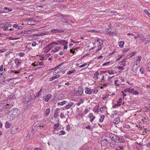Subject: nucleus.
I'll list each match as a JSON object with an SVG mask.
<instances>
[{
  "label": "nucleus",
  "instance_id": "64",
  "mask_svg": "<svg viewBox=\"0 0 150 150\" xmlns=\"http://www.w3.org/2000/svg\"><path fill=\"white\" fill-rule=\"evenodd\" d=\"M147 66L148 68L150 67V61L147 64Z\"/></svg>",
  "mask_w": 150,
  "mask_h": 150
},
{
  "label": "nucleus",
  "instance_id": "41",
  "mask_svg": "<svg viewBox=\"0 0 150 150\" xmlns=\"http://www.w3.org/2000/svg\"><path fill=\"white\" fill-rule=\"evenodd\" d=\"M30 100L25 99L23 101L24 104H28V103L30 101Z\"/></svg>",
  "mask_w": 150,
  "mask_h": 150
},
{
  "label": "nucleus",
  "instance_id": "32",
  "mask_svg": "<svg viewBox=\"0 0 150 150\" xmlns=\"http://www.w3.org/2000/svg\"><path fill=\"white\" fill-rule=\"evenodd\" d=\"M117 114V111H114L113 114L111 115L110 117H114V116H116Z\"/></svg>",
  "mask_w": 150,
  "mask_h": 150
},
{
  "label": "nucleus",
  "instance_id": "61",
  "mask_svg": "<svg viewBox=\"0 0 150 150\" xmlns=\"http://www.w3.org/2000/svg\"><path fill=\"white\" fill-rule=\"evenodd\" d=\"M62 21L63 22H65V23H67L68 22V21L67 20H65V19H63L62 20Z\"/></svg>",
  "mask_w": 150,
  "mask_h": 150
},
{
  "label": "nucleus",
  "instance_id": "51",
  "mask_svg": "<svg viewBox=\"0 0 150 150\" xmlns=\"http://www.w3.org/2000/svg\"><path fill=\"white\" fill-rule=\"evenodd\" d=\"M21 70V69H19L17 71H14V73L16 74H19L20 73V71Z\"/></svg>",
  "mask_w": 150,
  "mask_h": 150
},
{
  "label": "nucleus",
  "instance_id": "27",
  "mask_svg": "<svg viewBox=\"0 0 150 150\" xmlns=\"http://www.w3.org/2000/svg\"><path fill=\"white\" fill-rule=\"evenodd\" d=\"M118 141L119 142L117 143H120L121 142H125V139L124 138H119L118 139Z\"/></svg>",
  "mask_w": 150,
  "mask_h": 150
},
{
  "label": "nucleus",
  "instance_id": "6",
  "mask_svg": "<svg viewBox=\"0 0 150 150\" xmlns=\"http://www.w3.org/2000/svg\"><path fill=\"white\" fill-rule=\"evenodd\" d=\"M19 131L18 128L17 127L13 128L11 130V132L13 134H16L18 133Z\"/></svg>",
  "mask_w": 150,
  "mask_h": 150
},
{
  "label": "nucleus",
  "instance_id": "60",
  "mask_svg": "<svg viewBox=\"0 0 150 150\" xmlns=\"http://www.w3.org/2000/svg\"><path fill=\"white\" fill-rule=\"evenodd\" d=\"M118 69L121 70H122L124 68L122 67H118Z\"/></svg>",
  "mask_w": 150,
  "mask_h": 150
},
{
  "label": "nucleus",
  "instance_id": "49",
  "mask_svg": "<svg viewBox=\"0 0 150 150\" xmlns=\"http://www.w3.org/2000/svg\"><path fill=\"white\" fill-rule=\"evenodd\" d=\"M144 11V12L148 16L150 14L149 12L146 9H145Z\"/></svg>",
  "mask_w": 150,
  "mask_h": 150
},
{
  "label": "nucleus",
  "instance_id": "35",
  "mask_svg": "<svg viewBox=\"0 0 150 150\" xmlns=\"http://www.w3.org/2000/svg\"><path fill=\"white\" fill-rule=\"evenodd\" d=\"M137 35L138 36V37H139L140 38V39L142 40H143L144 41H145V39L143 35Z\"/></svg>",
  "mask_w": 150,
  "mask_h": 150
},
{
  "label": "nucleus",
  "instance_id": "63",
  "mask_svg": "<svg viewBox=\"0 0 150 150\" xmlns=\"http://www.w3.org/2000/svg\"><path fill=\"white\" fill-rule=\"evenodd\" d=\"M146 146L148 148L150 147V142L149 143H147L146 144Z\"/></svg>",
  "mask_w": 150,
  "mask_h": 150
},
{
  "label": "nucleus",
  "instance_id": "46",
  "mask_svg": "<svg viewBox=\"0 0 150 150\" xmlns=\"http://www.w3.org/2000/svg\"><path fill=\"white\" fill-rule=\"evenodd\" d=\"M59 76H60L59 75H57L55 76H53L52 77H53V79L54 80V79H56L58 78L59 77Z\"/></svg>",
  "mask_w": 150,
  "mask_h": 150
},
{
  "label": "nucleus",
  "instance_id": "57",
  "mask_svg": "<svg viewBox=\"0 0 150 150\" xmlns=\"http://www.w3.org/2000/svg\"><path fill=\"white\" fill-rule=\"evenodd\" d=\"M98 90L97 89H95L94 90H92V92L93 93H97L98 92Z\"/></svg>",
  "mask_w": 150,
  "mask_h": 150
},
{
  "label": "nucleus",
  "instance_id": "14",
  "mask_svg": "<svg viewBox=\"0 0 150 150\" xmlns=\"http://www.w3.org/2000/svg\"><path fill=\"white\" fill-rule=\"evenodd\" d=\"M134 89L132 88L130 89V88H127L125 89L124 90V92L125 93L129 92V93H132V92L134 91Z\"/></svg>",
  "mask_w": 150,
  "mask_h": 150
},
{
  "label": "nucleus",
  "instance_id": "13",
  "mask_svg": "<svg viewBox=\"0 0 150 150\" xmlns=\"http://www.w3.org/2000/svg\"><path fill=\"white\" fill-rule=\"evenodd\" d=\"M120 118L119 117H117L115 118L113 120V123L116 124H117L120 122Z\"/></svg>",
  "mask_w": 150,
  "mask_h": 150
},
{
  "label": "nucleus",
  "instance_id": "20",
  "mask_svg": "<svg viewBox=\"0 0 150 150\" xmlns=\"http://www.w3.org/2000/svg\"><path fill=\"white\" fill-rule=\"evenodd\" d=\"M99 74V73L98 71H97L94 73V76L93 78L96 79H98V76Z\"/></svg>",
  "mask_w": 150,
  "mask_h": 150
},
{
  "label": "nucleus",
  "instance_id": "29",
  "mask_svg": "<svg viewBox=\"0 0 150 150\" xmlns=\"http://www.w3.org/2000/svg\"><path fill=\"white\" fill-rule=\"evenodd\" d=\"M34 30V29H31V30H28V31H25V33L26 34H30L32 33V31L33 30Z\"/></svg>",
  "mask_w": 150,
  "mask_h": 150
},
{
  "label": "nucleus",
  "instance_id": "3",
  "mask_svg": "<svg viewBox=\"0 0 150 150\" xmlns=\"http://www.w3.org/2000/svg\"><path fill=\"white\" fill-rule=\"evenodd\" d=\"M13 105V104H7L3 106L1 109V111H2V110L5 111L6 110L8 109L11 108Z\"/></svg>",
  "mask_w": 150,
  "mask_h": 150
},
{
  "label": "nucleus",
  "instance_id": "23",
  "mask_svg": "<svg viewBox=\"0 0 150 150\" xmlns=\"http://www.w3.org/2000/svg\"><path fill=\"white\" fill-rule=\"evenodd\" d=\"M57 42H59V43L60 44H62L63 45H65V42L66 41L64 40H58Z\"/></svg>",
  "mask_w": 150,
  "mask_h": 150
},
{
  "label": "nucleus",
  "instance_id": "39",
  "mask_svg": "<svg viewBox=\"0 0 150 150\" xmlns=\"http://www.w3.org/2000/svg\"><path fill=\"white\" fill-rule=\"evenodd\" d=\"M52 44H53V46L54 47L55 46L58 45H59V43L55 42L54 41L52 42Z\"/></svg>",
  "mask_w": 150,
  "mask_h": 150
},
{
  "label": "nucleus",
  "instance_id": "47",
  "mask_svg": "<svg viewBox=\"0 0 150 150\" xmlns=\"http://www.w3.org/2000/svg\"><path fill=\"white\" fill-rule=\"evenodd\" d=\"M19 55L20 57H23L25 55V53L23 52H21L19 53Z\"/></svg>",
  "mask_w": 150,
  "mask_h": 150
},
{
  "label": "nucleus",
  "instance_id": "31",
  "mask_svg": "<svg viewBox=\"0 0 150 150\" xmlns=\"http://www.w3.org/2000/svg\"><path fill=\"white\" fill-rule=\"evenodd\" d=\"M142 121L144 122V123H146L149 121V120L145 117H144L143 119H142Z\"/></svg>",
  "mask_w": 150,
  "mask_h": 150
},
{
  "label": "nucleus",
  "instance_id": "4",
  "mask_svg": "<svg viewBox=\"0 0 150 150\" xmlns=\"http://www.w3.org/2000/svg\"><path fill=\"white\" fill-rule=\"evenodd\" d=\"M13 114L15 116H17L19 115L20 113V110L17 108H15L13 109Z\"/></svg>",
  "mask_w": 150,
  "mask_h": 150
},
{
  "label": "nucleus",
  "instance_id": "25",
  "mask_svg": "<svg viewBox=\"0 0 150 150\" xmlns=\"http://www.w3.org/2000/svg\"><path fill=\"white\" fill-rule=\"evenodd\" d=\"M67 103V101L66 100H64L61 102H58L57 103L58 105H63L64 104H65Z\"/></svg>",
  "mask_w": 150,
  "mask_h": 150
},
{
  "label": "nucleus",
  "instance_id": "19",
  "mask_svg": "<svg viewBox=\"0 0 150 150\" xmlns=\"http://www.w3.org/2000/svg\"><path fill=\"white\" fill-rule=\"evenodd\" d=\"M125 59H123L122 61L119 62V64L122 66H125Z\"/></svg>",
  "mask_w": 150,
  "mask_h": 150
},
{
  "label": "nucleus",
  "instance_id": "36",
  "mask_svg": "<svg viewBox=\"0 0 150 150\" xmlns=\"http://www.w3.org/2000/svg\"><path fill=\"white\" fill-rule=\"evenodd\" d=\"M59 126V124L58 123L54 124V129H56Z\"/></svg>",
  "mask_w": 150,
  "mask_h": 150
},
{
  "label": "nucleus",
  "instance_id": "24",
  "mask_svg": "<svg viewBox=\"0 0 150 150\" xmlns=\"http://www.w3.org/2000/svg\"><path fill=\"white\" fill-rule=\"evenodd\" d=\"M11 125V124L8 122H6V124H5V127L6 128H9L10 127Z\"/></svg>",
  "mask_w": 150,
  "mask_h": 150
},
{
  "label": "nucleus",
  "instance_id": "48",
  "mask_svg": "<svg viewBox=\"0 0 150 150\" xmlns=\"http://www.w3.org/2000/svg\"><path fill=\"white\" fill-rule=\"evenodd\" d=\"M87 65L86 63H84L83 65L79 66L80 68H82L85 67Z\"/></svg>",
  "mask_w": 150,
  "mask_h": 150
},
{
  "label": "nucleus",
  "instance_id": "21",
  "mask_svg": "<svg viewBox=\"0 0 150 150\" xmlns=\"http://www.w3.org/2000/svg\"><path fill=\"white\" fill-rule=\"evenodd\" d=\"M97 42H99V43L100 44V45H99L98 47H100L101 46V45L103 44V40L100 39V38H99L97 40Z\"/></svg>",
  "mask_w": 150,
  "mask_h": 150
},
{
  "label": "nucleus",
  "instance_id": "9",
  "mask_svg": "<svg viewBox=\"0 0 150 150\" xmlns=\"http://www.w3.org/2000/svg\"><path fill=\"white\" fill-rule=\"evenodd\" d=\"M51 31L53 33H63L64 31L61 30L57 29H52L51 30Z\"/></svg>",
  "mask_w": 150,
  "mask_h": 150
},
{
  "label": "nucleus",
  "instance_id": "56",
  "mask_svg": "<svg viewBox=\"0 0 150 150\" xmlns=\"http://www.w3.org/2000/svg\"><path fill=\"white\" fill-rule=\"evenodd\" d=\"M3 66L2 65H1L0 67V71H2L3 70Z\"/></svg>",
  "mask_w": 150,
  "mask_h": 150
},
{
  "label": "nucleus",
  "instance_id": "18",
  "mask_svg": "<svg viewBox=\"0 0 150 150\" xmlns=\"http://www.w3.org/2000/svg\"><path fill=\"white\" fill-rule=\"evenodd\" d=\"M52 95L50 94L47 95L45 98V100L46 102L48 101L51 98Z\"/></svg>",
  "mask_w": 150,
  "mask_h": 150
},
{
  "label": "nucleus",
  "instance_id": "16",
  "mask_svg": "<svg viewBox=\"0 0 150 150\" xmlns=\"http://www.w3.org/2000/svg\"><path fill=\"white\" fill-rule=\"evenodd\" d=\"M89 117L90 118H92V119L90 120V121L91 122H92L95 119V117L93 116V113H91L89 115Z\"/></svg>",
  "mask_w": 150,
  "mask_h": 150
},
{
  "label": "nucleus",
  "instance_id": "53",
  "mask_svg": "<svg viewBox=\"0 0 150 150\" xmlns=\"http://www.w3.org/2000/svg\"><path fill=\"white\" fill-rule=\"evenodd\" d=\"M37 43L35 42H33L32 44V46L33 47L35 46L36 45H37Z\"/></svg>",
  "mask_w": 150,
  "mask_h": 150
},
{
  "label": "nucleus",
  "instance_id": "1",
  "mask_svg": "<svg viewBox=\"0 0 150 150\" xmlns=\"http://www.w3.org/2000/svg\"><path fill=\"white\" fill-rule=\"evenodd\" d=\"M138 58L137 60L134 62L132 69L136 71V69L138 67V65L139 64L141 60L142 57L140 56H138L137 57Z\"/></svg>",
  "mask_w": 150,
  "mask_h": 150
},
{
  "label": "nucleus",
  "instance_id": "43",
  "mask_svg": "<svg viewBox=\"0 0 150 150\" xmlns=\"http://www.w3.org/2000/svg\"><path fill=\"white\" fill-rule=\"evenodd\" d=\"M119 81V80H116L114 81V84L117 86H119L120 84L117 83Z\"/></svg>",
  "mask_w": 150,
  "mask_h": 150
},
{
  "label": "nucleus",
  "instance_id": "37",
  "mask_svg": "<svg viewBox=\"0 0 150 150\" xmlns=\"http://www.w3.org/2000/svg\"><path fill=\"white\" fill-rule=\"evenodd\" d=\"M86 129H89L90 131L93 130V128L89 125L86 126Z\"/></svg>",
  "mask_w": 150,
  "mask_h": 150
},
{
  "label": "nucleus",
  "instance_id": "34",
  "mask_svg": "<svg viewBox=\"0 0 150 150\" xmlns=\"http://www.w3.org/2000/svg\"><path fill=\"white\" fill-rule=\"evenodd\" d=\"M105 107H101L100 109V111L101 113H103L105 112Z\"/></svg>",
  "mask_w": 150,
  "mask_h": 150
},
{
  "label": "nucleus",
  "instance_id": "12",
  "mask_svg": "<svg viewBox=\"0 0 150 150\" xmlns=\"http://www.w3.org/2000/svg\"><path fill=\"white\" fill-rule=\"evenodd\" d=\"M74 104V103L73 102H69L68 104L67 105H66L65 106V108L67 110L69 109V108H71V106L73 104Z\"/></svg>",
  "mask_w": 150,
  "mask_h": 150
},
{
  "label": "nucleus",
  "instance_id": "38",
  "mask_svg": "<svg viewBox=\"0 0 150 150\" xmlns=\"http://www.w3.org/2000/svg\"><path fill=\"white\" fill-rule=\"evenodd\" d=\"M121 104H119V103L116 104L115 105H114L113 108H117Z\"/></svg>",
  "mask_w": 150,
  "mask_h": 150
},
{
  "label": "nucleus",
  "instance_id": "62",
  "mask_svg": "<svg viewBox=\"0 0 150 150\" xmlns=\"http://www.w3.org/2000/svg\"><path fill=\"white\" fill-rule=\"evenodd\" d=\"M4 78V76H2L0 77V81H4L3 79Z\"/></svg>",
  "mask_w": 150,
  "mask_h": 150
},
{
  "label": "nucleus",
  "instance_id": "26",
  "mask_svg": "<svg viewBox=\"0 0 150 150\" xmlns=\"http://www.w3.org/2000/svg\"><path fill=\"white\" fill-rule=\"evenodd\" d=\"M105 116L104 115H102L100 117V118L99 120V122H102L103 121L104 119L105 118Z\"/></svg>",
  "mask_w": 150,
  "mask_h": 150
},
{
  "label": "nucleus",
  "instance_id": "7",
  "mask_svg": "<svg viewBox=\"0 0 150 150\" xmlns=\"http://www.w3.org/2000/svg\"><path fill=\"white\" fill-rule=\"evenodd\" d=\"M15 63L16 64L15 67L18 68L19 66L21 64L20 59L18 58L14 60Z\"/></svg>",
  "mask_w": 150,
  "mask_h": 150
},
{
  "label": "nucleus",
  "instance_id": "54",
  "mask_svg": "<svg viewBox=\"0 0 150 150\" xmlns=\"http://www.w3.org/2000/svg\"><path fill=\"white\" fill-rule=\"evenodd\" d=\"M89 112V110L88 109H86L85 110V111L84 112V113L85 114H86L88 113Z\"/></svg>",
  "mask_w": 150,
  "mask_h": 150
},
{
  "label": "nucleus",
  "instance_id": "58",
  "mask_svg": "<svg viewBox=\"0 0 150 150\" xmlns=\"http://www.w3.org/2000/svg\"><path fill=\"white\" fill-rule=\"evenodd\" d=\"M59 71H57V70H56L53 72V75H55L56 74H57L58 72Z\"/></svg>",
  "mask_w": 150,
  "mask_h": 150
},
{
  "label": "nucleus",
  "instance_id": "33",
  "mask_svg": "<svg viewBox=\"0 0 150 150\" xmlns=\"http://www.w3.org/2000/svg\"><path fill=\"white\" fill-rule=\"evenodd\" d=\"M76 72V70L75 69H74L73 70H72L71 71H68L67 73V74H72Z\"/></svg>",
  "mask_w": 150,
  "mask_h": 150
},
{
  "label": "nucleus",
  "instance_id": "30",
  "mask_svg": "<svg viewBox=\"0 0 150 150\" xmlns=\"http://www.w3.org/2000/svg\"><path fill=\"white\" fill-rule=\"evenodd\" d=\"M36 65H44V63L42 62H39V61H38L37 62H36Z\"/></svg>",
  "mask_w": 150,
  "mask_h": 150
},
{
  "label": "nucleus",
  "instance_id": "28",
  "mask_svg": "<svg viewBox=\"0 0 150 150\" xmlns=\"http://www.w3.org/2000/svg\"><path fill=\"white\" fill-rule=\"evenodd\" d=\"M124 44V42L123 41H120L119 42V46L121 47H123Z\"/></svg>",
  "mask_w": 150,
  "mask_h": 150
},
{
  "label": "nucleus",
  "instance_id": "8",
  "mask_svg": "<svg viewBox=\"0 0 150 150\" xmlns=\"http://www.w3.org/2000/svg\"><path fill=\"white\" fill-rule=\"evenodd\" d=\"M11 25L10 24L7 23L4 24V25L2 26V28L4 31H7L8 30V27H11Z\"/></svg>",
  "mask_w": 150,
  "mask_h": 150
},
{
  "label": "nucleus",
  "instance_id": "10",
  "mask_svg": "<svg viewBox=\"0 0 150 150\" xmlns=\"http://www.w3.org/2000/svg\"><path fill=\"white\" fill-rule=\"evenodd\" d=\"M60 110L59 108H57L54 111V117L56 118L57 116H59V113L60 112Z\"/></svg>",
  "mask_w": 150,
  "mask_h": 150
},
{
  "label": "nucleus",
  "instance_id": "5",
  "mask_svg": "<svg viewBox=\"0 0 150 150\" xmlns=\"http://www.w3.org/2000/svg\"><path fill=\"white\" fill-rule=\"evenodd\" d=\"M110 137L112 140L118 143L119 142L118 139L119 137H117L115 135L113 134H111Z\"/></svg>",
  "mask_w": 150,
  "mask_h": 150
},
{
  "label": "nucleus",
  "instance_id": "42",
  "mask_svg": "<svg viewBox=\"0 0 150 150\" xmlns=\"http://www.w3.org/2000/svg\"><path fill=\"white\" fill-rule=\"evenodd\" d=\"M66 127V130L67 131H69L71 127L70 125H67Z\"/></svg>",
  "mask_w": 150,
  "mask_h": 150
},
{
  "label": "nucleus",
  "instance_id": "11",
  "mask_svg": "<svg viewBox=\"0 0 150 150\" xmlns=\"http://www.w3.org/2000/svg\"><path fill=\"white\" fill-rule=\"evenodd\" d=\"M53 44H52V43H50L45 48L47 50L49 51L53 47H54L53 45Z\"/></svg>",
  "mask_w": 150,
  "mask_h": 150
},
{
  "label": "nucleus",
  "instance_id": "17",
  "mask_svg": "<svg viewBox=\"0 0 150 150\" xmlns=\"http://www.w3.org/2000/svg\"><path fill=\"white\" fill-rule=\"evenodd\" d=\"M61 49V47H54L51 50V51L52 52H56L58 51L59 50Z\"/></svg>",
  "mask_w": 150,
  "mask_h": 150
},
{
  "label": "nucleus",
  "instance_id": "2",
  "mask_svg": "<svg viewBox=\"0 0 150 150\" xmlns=\"http://www.w3.org/2000/svg\"><path fill=\"white\" fill-rule=\"evenodd\" d=\"M74 92L75 94L77 96L81 95L83 93V89L80 87H79L78 89L74 90Z\"/></svg>",
  "mask_w": 150,
  "mask_h": 150
},
{
  "label": "nucleus",
  "instance_id": "22",
  "mask_svg": "<svg viewBox=\"0 0 150 150\" xmlns=\"http://www.w3.org/2000/svg\"><path fill=\"white\" fill-rule=\"evenodd\" d=\"M50 112V109L49 108H47L46 109L45 111V115L46 116H48Z\"/></svg>",
  "mask_w": 150,
  "mask_h": 150
},
{
  "label": "nucleus",
  "instance_id": "44",
  "mask_svg": "<svg viewBox=\"0 0 150 150\" xmlns=\"http://www.w3.org/2000/svg\"><path fill=\"white\" fill-rule=\"evenodd\" d=\"M140 71L142 74H143L144 73V69L143 67H141L140 69Z\"/></svg>",
  "mask_w": 150,
  "mask_h": 150
},
{
  "label": "nucleus",
  "instance_id": "55",
  "mask_svg": "<svg viewBox=\"0 0 150 150\" xmlns=\"http://www.w3.org/2000/svg\"><path fill=\"white\" fill-rule=\"evenodd\" d=\"M110 63V62H106L104 63L103 64V66H107L109 65V63Z\"/></svg>",
  "mask_w": 150,
  "mask_h": 150
},
{
  "label": "nucleus",
  "instance_id": "52",
  "mask_svg": "<svg viewBox=\"0 0 150 150\" xmlns=\"http://www.w3.org/2000/svg\"><path fill=\"white\" fill-rule=\"evenodd\" d=\"M132 93L134 94L135 95H138L139 94L138 92L136 91H134L132 92Z\"/></svg>",
  "mask_w": 150,
  "mask_h": 150
},
{
  "label": "nucleus",
  "instance_id": "50",
  "mask_svg": "<svg viewBox=\"0 0 150 150\" xmlns=\"http://www.w3.org/2000/svg\"><path fill=\"white\" fill-rule=\"evenodd\" d=\"M60 133H61V134H59V135H64L65 134V132L64 131V130H61V131H60Z\"/></svg>",
  "mask_w": 150,
  "mask_h": 150
},
{
  "label": "nucleus",
  "instance_id": "59",
  "mask_svg": "<svg viewBox=\"0 0 150 150\" xmlns=\"http://www.w3.org/2000/svg\"><path fill=\"white\" fill-rule=\"evenodd\" d=\"M124 91H122L121 93H122V95L123 97L126 96L127 95V94L124 93Z\"/></svg>",
  "mask_w": 150,
  "mask_h": 150
},
{
  "label": "nucleus",
  "instance_id": "40",
  "mask_svg": "<svg viewBox=\"0 0 150 150\" xmlns=\"http://www.w3.org/2000/svg\"><path fill=\"white\" fill-rule=\"evenodd\" d=\"M108 73L110 75H112L114 74V72L112 71L109 70L108 71Z\"/></svg>",
  "mask_w": 150,
  "mask_h": 150
},
{
  "label": "nucleus",
  "instance_id": "45",
  "mask_svg": "<svg viewBox=\"0 0 150 150\" xmlns=\"http://www.w3.org/2000/svg\"><path fill=\"white\" fill-rule=\"evenodd\" d=\"M42 91V89H40V91L38 92V93L36 94L35 97H39L40 95L41 91Z\"/></svg>",
  "mask_w": 150,
  "mask_h": 150
},
{
  "label": "nucleus",
  "instance_id": "15",
  "mask_svg": "<svg viewBox=\"0 0 150 150\" xmlns=\"http://www.w3.org/2000/svg\"><path fill=\"white\" fill-rule=\"evenodd\" d=\"M85 89L86 90L85 91V93H86L90 94L92 93V91L90 88L86 87Z\"/></svg>",
  "mask_w": 150,
  "mask_h": 150
}]
</instances>
